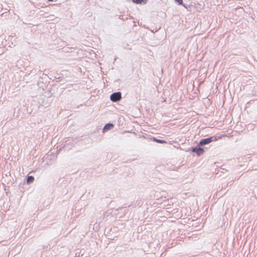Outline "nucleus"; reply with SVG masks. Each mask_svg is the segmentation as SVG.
Returning <instances> with one entry per match:
<instances>
[{"label":"nucleus","mask_w":257,"mask_h":257,"mask_svg":"<svg viewBox=\"0 0 257 257\" xmlns=\"http://www.w3.org/2000/svg\"><path fill=\"white\" fill-rule=\"evenodd\" d=\"M221 136H211L207 138L202 139L199 142V145L203 146L210 144L213 141H216L219 139H221Z\"/></svg>","instance_id":"f257e3e1"},{"label":"nucleus","mask_w":257,"mask_h":257,"mask_svg":"<svg viewBox=\"0 0 257 257\" xmlns=\"http://www.w3.org/2000/svg\"><path fill=\"white\" fill-rule=\"evenodd\" d=\"M199 145V143L195 146L189 148V151H191L197 155V156H201L205 152V148H203Z\"/></svg>","instance_id":"f03ea898"},{"label":"nucleus","mask_w":257,"mask_h":257,"mask_svg":"<svg viewBox=\"0 0 257 257\" xmlns=\"http://www.w3.org/2000/svg\"><path fill=\"white\" fill-rule=\"evenodd\" d=\"M121 98V94L120 92L113 93L110 95V100L113 102L119 101Z\"/></svg>","instance_id":"7ed1b4c3"},{"label":"nucleus","mask_w":257,"mask_h":257,"mask_svg":"<svg viewBox=\"0 0 257 257\" xmlns=\"http://www.w3.org/2000/svg\"><path fill=\"white\" fill-rule=\"evenodd\" d=\"M114 127V125L113 123L109 122L105 124L103 128V132L105 133L107 132L110 130H111Z\"/></svg>","instance_id":"20e7f679"},{"label":"nucleus","mask_w":257,"mask_h":257,"mask_svg":"<svg viewBox=\"0 0 257 257\" xmlns=\"http://www.w3.org/2000/svg\"><path fill=\"white\" fill-rule=\"evenodd\" d=\"M75 144V141L72 139H68L65 142L64 147L71 146H73Z\"/></svg>","instance_id":"39448f33"},{"label":"nucleus","mask_w":257,"mask_h":257,"mask_svg":"<svg viewBox=\"0 0 257 257\" xmlns=\"http://www.w3.org/2000/svg\"><path fill=\"white\" fill-rule=\"evenodd\" d=\"M34 181V177L33 176H27L26 178V182L27 184L32 183Z\"/></svg>","instance_id":"423d86ee"},{"label":"nucleus","mask_w":257,"mask_h":257,"mask_svg":"<svg viewBox=\"0 0 257 257\" xmlns=\"http://www.w3.org/2000/svg\"><path fill=\"white\" fill-rule=\"evenodd\" d=\"M153 140L156 143L162 144H166L167 143L166 141L164 140H160L156 138H153Z\"/></svg>","instance_id":"0eeeda50"},{"label":"nucleus","mask_w":257,"mask_h":257,"mask_svg":"<svg viewBox=\"0 0 257 257\" xmlns=\"http://www.w3.org/2000/svg\"><path fill=\"white\" fill-rule=\"evenodd\" d=\"M147 0H133V2L136 4H146Z\"/></svg>","instance_id":"6e6552de"},{"label":"nucleus","mask_w":257,"mask_h":257,"mask_svg":"<svg viewBox=\"0 0 257 257\" xmlns=\"http://www.w3.org/2000/svg\"><path fill=\"white\" fill-rule=\"evenodd\" d=\"M179 5H182L183 1L182 0H175Z\"/></svg>","instance_id":"1a4fd4ad"},{"label":"nucleus","mask_w":257,"mask_h":257,"mask_svg":"<svg viewBox=\"0 0 257 257\" xmlns=\"http://www.w3.org/2000/svg\"><path fill=\"white\" fill-rule=\"evenodd\" d=\"M49 1H52L53 0H48Z\"/></svg>","instance_id":"9d476101"}]
</instances>
